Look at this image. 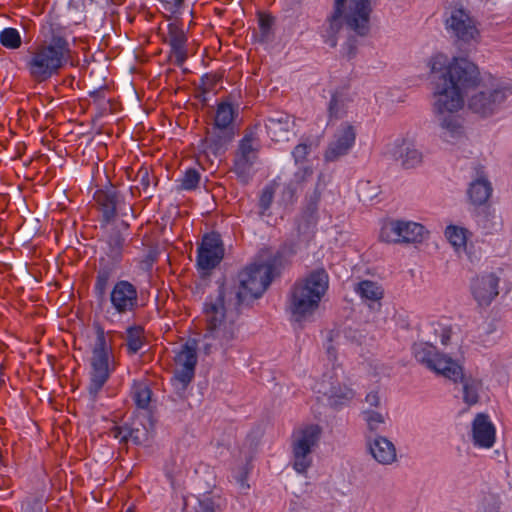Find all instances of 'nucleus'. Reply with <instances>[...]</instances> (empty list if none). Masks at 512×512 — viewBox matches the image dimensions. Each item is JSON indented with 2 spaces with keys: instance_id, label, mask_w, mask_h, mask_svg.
<instances>
[{
  "instance_id": "49530a36",
  "label": "nucleus",
  "mask_w": 512,
  "mask_h": 512,
  "mask_svg": "<svg viewBox=\"0 0 512 512\" xmlns=\"http://www.w3.org/2000/svg\"><path fill=\"white\" fill-rule=\"evenodd\" d=\"M312 169L310 167H302L294 174V182L297 184H301L305 182L308 178L312 176Z\"/></svg>"
},
{
  "instance_id": "1a4fd4ad",
  "label": "nucleus",
  "mask_w": 512,
  "mask_h": 512,
  "mask_svg": "<svg viewBox=\"0 0 512 512\" xmlns=\"http://www.w3.org/2000/svg\"><path fill=\"white\" fill-rule=\"evenodd\" d=\"M428 235L426 228L417 222L391 219L382 227L380 238L387 243H421Z\"/></svg>"
},
{
  "instance_id": "412c9836",
  "label": "nucleus",
  "mask_w": 512,
  "mask_h": 512,
  "mask_svg": "<svg viewBox=\"0 0 512 512\" xmlns=\"http://www.w3.org/2000/svg\"><path fill=\"white\" fill-rule=\"evenodd\" d=\"M472 438L475 446L491 448L495 442V427L488 415L479 413L472 422Z\"/></svg>"
},
{
  "instance_id": "4d7b16f0",
  "label": "nucleus",
  "mask_w": 512,
  "mask_h": 512,
  "mask_svg": "<svg viewBox=\"0 0 512 512\" xmlns=\"http://www.w3.org/2000/svg\"><path fill=\"white\" fill-rule=\"evenodd\" d=\"M451 333H452L451 328H449V327L442 328L440 337H441V343L443 345H447L449 343L450 338H451Z\"/></svg>"
},
{
  "instance_id": "69168bd1",
  "label": "nucleus",
  "mask_w": 512,
  "mask_h": 512,
  "mask_svg": "<svg viewBox=\"0 0 512 512\" xmlns=\"http://www.w3.org/2000/svg\"><path fill=\"white\" fill-rule=\"evenodd\" d=\"M61 205H63V202H62V201H61V202H58L56 206H57V207H60Z\"/></svg>"
},
{
  "instance_id": "8fccbe9b",
  "label": "nucleus",
  "mask_w": 512,
  "mask_h": 512,
  "mask_svg": "<svg viewBox=\"0 0 512 512\" xmlns=\"http://www.w3.org/2000/svg\"><path fill=\"white\" fill-rule=\"evenodd\" d=\"M491 194H469V201L475 207L487 204Z\"/></svg>"
},
{
  "instance_id": "680f3d73",
  "label": "nucleus",
  "mask_w": 512,
  "mask_h": 512,
  "mask_svg": "<svg viewBox=\"0 0 512 512\" xmlns=\"http://www.w3.org/2000/svg\"><path fill=\"white\" fill-rule=\"evenodd\" d=\"M327 353H328L329 357L334 356V348H333V347H331V346H329V347L327 348Z\"/></svg>"
},
{
  "instance_id": "f03ea898",
  "label": "nucleus",
  "mask_w": 512,
  "mask_h": 512,
  "mask_svg": "<svg viewBox=\"0 0 512 512\" xmlns=\"http://www.w3.org/2000/svg\"><path fill=\"white\" fill-rule=\"evenodd\" d=\"M217 283L216 295L208 298L204 308L207 317V332L204 334L206 342L203 345L205 355H210L218 347L226 349L236 336L235 316L225 307L227 289L223 281Z\"/></svg>"
},
{
  "instance_id": "4be33fe9",
  "label": "nucleus",
  "mask_w": 512,
  "mask_h": 512,
  "mask_svg": "<svg viewBox=\"0 0 512 512\" xmlns=\"http://www.w3.org/2000/svg\"><path fill=\"white\" fill-rule=\"evenodd\" d=\"M367 447L372 457L380 464L390 465L397 459L395 445L384 436H368Z\"/></svg>"
},
{
  "instance_id": "864d4df0",
  "label": "nucleus",
  "mask_w": 512,
  "mask_h": 512,
  "mask_svg": "<svg viewBox=\"0 0 512 512\" xmlns=\"http://www.w3.org/2000/svg\"><path fill=\"white\" fill-rule=\"evenodd\" d=\"M365 402L370 407H378L380 405V397L377 391L369 392L365 397Z\"/></svg>"
},
{
  "instance_id": "052dcab7",
  "label": "nucleus",
  "mask_w": 512,
  "mask_h": 512,
  "mask_svg": "<svg viewBox=\"0 0 512 512\" xmlns=\"http://www.w3.org/2000/svg\"><path fill=\"white\" fill-rule=\"evenodd\" d=\"M203 512H214L212 504L210 502H200Z\"/></svg>"
},
{
  "instance_id": "dca6fc26",
  "label": "nucleus",
  "mask_w": 512,
  "mask_h": 512,
  "mask_svg": "<svg viewBox=\"0 0 512 512\" xmlns=\"http://www.w3.org/2000/svg\"><path fill=\"white\" fill-rule=\"evenodd\" d=\"M446 25L459 42L469 44L479 37L474 19L462 8L452 10Z\"/></svg>"
},
{
  "instance_id": "72a5a7b5",
  "label": "nucleus",
  "mask_w": 512,
  "mask_h": 512,
  "mask_svg": "<svg viewBox=\"0 0 512 512\" xmlns=\"http://www.w3.org/2000/svg\"><path fill=\"white\" fill-rule=\"evenodd\" d=\"M286 264V259L283 251H277L275 255H273L266 263H261L262 267L269 270L267 274L271 277L273 281L274 278L278 277L281 274L283 267Z\"/></svg>"
},
{
  "instance_id": "c03bdc74",
  "label": "nucleus",
  "mask_w": 512,
  "mask_h": 512,
  "mask_svg": "<svg viewBox=\"0 0 512 512\" xmlns=\"http://www.w3.org/2000/svg\"><path fill=\"white\" fill-rule=\"evenodd\" d=\"M137 178L140 181V185L136 186V189L138 190V192H141V190H143V191L148 190L150 187V181L155 179L153 176L150 177V175L146 169L140 170L137 174Z\"/></svg>"
},
{
  "instance_id": "09e8293b",
  "label": "nucleus",
  "mask_w": 512,
  "mask_h": 512,
  "mask_svg": "<svg viewBox=\"0 0 512 512\" xmlns=\"http://www.w3.org/2000/svg\"><path fill=\"white\" fill-rule=\"evenodd\" d=\"M273 202V194H261L259 199L260 215H264Z\"/></svg>"
},
{
  "instance_id": "0eeeda50",
  "label": "nucleus",
  "mask_w": 512,
  "mask_h": 512,
  "mask_svg": "<svg viewBox=\"0 0 512 512\" xmlns=\"http://www.w3.org/2000/svg\"><path fill=\"white\" fill-rule=\"evenodd\" d=\"M96 340L92 350L89 395L95 400L98 392L109 379V352L111 344L107 342L104 329L95 325Z\"/></svg>"
},
{
  "instance_id": "37998d69",
  "label": "nucleus",
  "mask_w": 512,
  "mask_h": 512,
  "mask_svg": "<svg viewBox=\"0 0 512 512\" xmlns=\"http://www.w3.org/2000/svg\"><path fill=\"white\" fill-rule=\"evenodd\" d=\"M150 399L151 391L147 387L141 388L135 393L136 405L141 409H145L148 407Z\"/></svg>"
},
{
  "instance_id": "603ef678",
  "label": "nucleus",
  "mask_w": 512,
  "mask_h": 512,
  "mask_svg": "<svg viewBox=\"0 0 512 512\" xmlns=\"http://www.w3.org/2000/svg\"><path fill=\"white\" fill-rule=\"evenodd\" d=\"M42 502L37 499L28 500L25 502V512H42Z\"/></svg>"
},
{
  "instance_id": "cd10ccee",
  "label": "nucleus",
  "mask_w": 512,
  "mask_h": 512,
  "mask_svg": "<svg viewBox=\"0 0 512 512\" xmlns=\"http://www.w3.org/2000/svg\"><path fill=\"white\" fill-rule=\"evenodd\" d=\"M463 385V401L472 406L479 401V391L482 388V381L472 377H466L461 369V375L458 377Z\"/></svg>"
},
{
  "instance_id": "f8f14e48",
  "label": "nucleus",
  "mask_w": 512,
  "mask_h": 512,
  "mask_svg": "<svg viewBox=\"0 0 512 512\" xmlns=\"http://www.w3.org/2000/svg\"><path fill=\"white\" fill-rule=\"evenodd\" d=\"M259 148L260 141L256 134L252 130L246 131L236 152L233 167L242 183L248 182L252 166L258 158Z\"/></svg>"
},
{
  "instance_id": "58836bf2",
  "label": "nucleus",
  "mask_w": 512,
  "mask_h": 512,
  "mask_svg": "<svg viewBox=\"0 0 512 512\" xmlns=\"http://www.w3.org/2000/svg\"><path fill=\"white\" fill-rule=\"evenodd\" d=\"M147 439V429L140 430L137 427H129L127 426V433H125L121 437L122 443H127L129 440H132L135 444L139 445L143 443Z\"/></svg>"
},
{
  "instance_id": "20e7f679",
  "label": "nucleus",
  "mask_w": 512,
  "mask_h": 512,
  "mask_svg": "<svg viewBox=\"0 0 512 512\" xmlns=\"http://www.w3.org/2000/svg\"><path fill=\"white\" fill-rule=\"evenodd\" d=\"M328 288V275L324 269L311 272L305 279L297 281L290 292L289 311L295 322L307 321L316 309Z\"/></svg>"
},
{
  "instance_id": "79ce46f5",
  "label": "nucleus",
  "mask_w": 512,
  "mask_h": 512,
  "mask_svg": "<svg viewBox=\"0 0 512 512\" xmlns=\"http://www.w3.org/2000/svg\"><path fill=\"white\" fill-rule=\"evenodd\" d=\"M311 145L307 143L298 144L294 150L292 151V156L295 160V163H303L306 161L307 156L310 154Z\"/></svg>"
},
{
  "instance_id": "b1692460",
  "label": "nucleus",
  "mask_w": 512,
  "mask_h": 512,
  "mask_svg": "<svg viewBox=\"0 0 512 512\" xmlns=\"http://www.w3.org/2000/svg\"><path fill=\"white\" fill-rule=\"evenodd\" d=\"M294 120L286 113H278L268 118L266 129L272 140L280 141L294 127Z\"/></svg>"
},
{
  "instance_id": "f704fd0d",
  "label": "nucleus",
  "mask_w": 512,
  "mask_h": 512,
  "mask_svg": "<svg viewBox=\"0 0 512 512\" xmlns=\"http://www.w3.org/2000/svg\"><path fill=\"white\" fill-rule=\"evenodd\" d=\"M400 160L404 168H414L422 162V154L417 149L406 146L401 151Z\"/></svg>"
},
{
  "instance_id": "c85d7f7f",
  "label": "nucleus",
  "mask_w": 512,
  "mask_h": 512,
  "mask_svg": "<svg viewBox=\"0 0 512 512\" xmlns=\"http://www.w3.org/2000/svg\"><path fill=\"white\" fill-rule=\"evenodd\" d=\"M236 110L229 102H221L217 106L216 115L214 119L215 128L227 132L231 126Z\"/></svg>"
},
{
  "instance_id": "13d9d810",
  "label": "nucleus",
  "mask_w": 512,
  "mask_h": 512,
  "mask_svg": "<svg viewBox=\"0 0 512 512\" xmlns=\"http://www.w3.org/2000/svg\"><path fill=\"white\" fill-rule=\"evenodd\" d=\"M355 42L356 41L354 39H349V41L347 42V57L348 58H352L355 55V50H356Z\"/></svg>"
},
{
  "instance_id": "ea45409f",
  "label": "nucleus",
  "mask_w": 512,
  "mask_h": 512,
  "mask_svg": "<svg viewBox=\"0 0 512 512\" xmlns=\"http://www.w3.org/2000/svg\"><path fill=\"white\" fill-rule=\"evenodd\" d=\"M199 181V172L195 169H188L181 180V188L185 190L196 189Z\"/></svg>"
},
{
  "instance_id": "f257e3e1",
  "label": "nucleus",
  "mask_w": 512,
  "mask_h": 512,
  "mask_svg": "<svg viewBox=\"0 0 512 512\" xmlns=\"http://www.w3.org/2000/svg\"><path fill=\"white\" fill-rule=\"evenodd\" d=\"M429 66L432 73L445 70L436 82V110L440 114L457 112L463 107L465 89L478 81L477 66L465 58H454L448 64V58L443 54L433 56Z\"/></svg>"
},
{
  "instance_id": "de8ad7c7",
  "label": "nucleus",
  "mask_w": 512,
  "mask_h": 512,
  "mask_svg": "<svg viewBox=\"0 0 512 512\" xmlns=\"http://www.w3.org/2000/svg\"><path fill=\"white\" fill-rule=\"evenodd\" d=\"M341 108V104L339 103L337 97L333 95L328 107L330 118H339Z\"/></svg>"
},
{
  "instance_id": "7c9ffc66",
  "label": "nucleus",
  "mask_w": 512,
  "mask_h": 512,
  "mask_svg": "<svg viewBox=\"0 0 512 512\" xmlns=\"http://www.w3.org/2000/svg\"><path fill=\"white\" fill-rule=\"evenodd\" d=\"M440 126L442 128L441 136L445 141L449 142L463 134V127L455 115L443 116L440 119Z\"/></svg>"
},
{
  "instance_id": "393cba45",
  "label": "nucleus",
  "mask_w": 512,
  "mask_h": 512,
  "mask_svg": "<svg viewBox=\"0 0 512 512\" xmlns=\"http://www.w3.org/2000/svg\"><path fill=\"white\" fill-rule=\"evenodd\" d=\"M354 290L363 300L372 302V305L369 304L371 308H374L375 305L381 306L379 301L383 298L384 290L377 282L360 281L355 285Z\"/></svg>"
},
{
  "instance_id": "bf43d9fd",
  "label": "nucleus",
  "mask_w": 512,
  "mask_h": 512,
  "mask_svg": "<svg viewBox=\"0 0 512 512\" xmlns=\"http://www.w3.org/2000/svg\"><path fill=\"white\" fill-rule=\"evenodd\" d=\"M238 482L241 486L242 489H248L249 488V485L247 484V473L246 472H242L241 475L238 477Z\"/></svg>"
},
{
  "instance_id": "9d476101",
  "label": "nucleus",
  "mask_w": 512,
  "mask_h": 512,
  "mask_svg": "<svg viewBox=\"0 0 512 512\" xmlns=\"http://www.w3.org/2000/svg\"><path fill=\"white\" fill-rule=\"evenodd\" d=\"M197 341H187L181 346V350L175 356L177 370L172 378V383L179 394L184 393L195 375L197 364Z\"/></svg>"
},
{
  "instance_id": "39448f33",
  "label": "nucleus",
  "mask_w": 512,
  "mask_h": 512,
  "mask_svg": "<svg viewBox=\"0 0 512 512\" xmlns=\"http://www.w3.org/2000/svg\"><path fill=\"white\" fill-rule=\"evenodd\" d=\"M370 0H334L333 13L328 18L329 32L334 35L344 22L359 36H366L370 30Z\"/></svg>"
},
{
  "instance_id": "f3484780",
  "label": "nucleus",
  "mask_w": 512,
  "mask_h": 512,
  "mask_svg": "<svg viewBox=\"0 0 512 512\" xmlns=\"http://www.w3.org/2000/svg\"><path fill=\"white\" fill-rule=\"evenodd\" d=\"M499 278L493 274H485L472 279L470 289L474 299L481 307L489 306L498 296Z\"/></svg>"
},
{
  "instance_id": "e433bc0d",
  "label": "nucleus",
  "mask_w": 512,
  "mask_h": 512,
  "mask_svg": "<svg viewBox=\"0 0 512 512\" xmlns=\"http://www.w3.org/2000/svg\"><path fill=\"white\" fill-rule=\"evenodd\" d=\"M0 43L8 49H18L22 40L19 32L15 28H5L0 33Z\"/></svg>"
},
{
  "instance_id": "e2e57ef3",
  "label": "nucleus",
  "mask_w": 512,
  "mask_h": 512,
  "mask_svg": "<svg viewBox=\"0 0 512 512\" xmlns=\"http://www.w3.org/2000/svg\"><path fill=\"white\" fill-rule=\"evenodd\" d=\"M331 46L332 47L336 46V40L334 38L331 39Z\"/></svg>"
},
{
  "instance_id": "3c124183",
  "label": "nucleus",
  "mask_w": 512,
  "mask_h": 512,
  "mask_svg": "<svg viewBox=\"0 0 512 512\" xmlns=\"http://www.w3.org/2000/svg\"><path fill=\"white\" fill-rule=\"evenodd\" d=\"M165 3L168 7L166 8L172 14L180 13V9L184 4V0H160Z\"/></svg>"
},
{
  "instance_id": "a878e982",
  "label": "nucleus",
  "mask_w": 512,
  "mask_h": 512,
  "mask_svg": "<svg viewBox=\"0 0 512 512\" xmlns=\"http://www.w3.org/2000/svg\"><path fill=\"white\" fill-rule=\"evenodd\" d=\"M119 194H94L93 199L99 205L102 212L103 222L105 224L111 222L117 214V210L121 209Z\"/></svg>"
},
{
  "instance_id": "a19ab883",
  "label": "nucleus",
  "mask_w": 512,
  "mask_h": 512,
  "mask_svg": "<svg viewBox=\"0 0 512 512\" xmlns=\"http://www.w3.org/2000/svg\"><path fill=\"white\" fill-rule=\"evenodd\" d=\"M493 188L490 181L484 175H479L470 183L468 192H492Z\"/></svg>"
},
{
  "instance_id": "6ab92c4d",
  "label": "nucleus",
  "mask_w": 512,
  "mask_h": 512,
  "mask_svg": "<svg viewBox=\"0 0 512 512\" xmlns=\"http://www.w3.org/2000/svg\"><path fill=\"white\" fill-rule=\"evenodd\" d=\"M320 197L319 194L310 195L306 208L300 218L296 220L298 237L303 241H309L314 233L317 224V209Z\"/></svg>"
},
{
  "instance_id": "774afa93",
  "label": "nucleus",
  "mask_w": 512,
  "mask_h": 512,
  "mask_svg": "<svg viewBox=\"0 0 512 512\" xmlns=\"http://www.w3.org/2000/svg\"><path fill=\"white\" fill-rule=\"evenodd\" d=\"M64 197H65L68 201H70V200L67 198V193H64Z\"/></svg>"
},
{
  "instance_id": "aec40b11",
  "label": "nucleus",
  "mask_w": 512,
  "mask_h": 512,
  "mask_svg": "<svg viewBox=\"0 0 512 512\" xmlns=\"http://www.w3.org/2000/svg\"><path fill=\"white\" fill-rule=\"evenodd\" d=\"M165 41L171 47V58L177 66H182L187 60L188 53L186 49L187 36L182 28L181 23L177 20L168 24L167 35Z\"/></svg>"
},
{
  "instance_id": "c9c22d12",
  "label": "nucleus",
  "mask_w": 512,
  "mask_h": 512,
  "mask_svg": "<svg viewBox=\"0 0 512 512\" xmlns=\"http://www.w3.org/2000/svg\"><path fill=\"white\" fill-rule=\"evenodd\" d=\"M467 230L458 226L450 225L445 230V236L456 248L465 247Z\"/></svg>"
},
{
  "instance_id": "4c0bfd02",
  "label": "nucleus",
  "mask_w": 512,
  "mask_h": 512,
  "mask_svg": "<svg viewBox=\"0 0 512 512\" xmlns=\"http://www.w3.org/2000/svg\"><path fill=\"white\" fill-rule=\"evenodd\" d=\"M363 415L371 433L377 432L380 425L385 422L384 416L377 411L367 410L363 412Z\"/></svg>"
},
{
  "instance_id": "4468645a",
  "label": "nucleus",
  "mask_w": 512,
  "mask_h": 512,
  "mask_svg": "<svg viewBox=\"0 0 512 512\" xmlns=\"http://www.w3.org/2000/svg\"><path fill=\"white\" fill-rule=\"evenodd\" d=\"M197 252V266L200 270L209 271L215 268L224 256L220 234L211 232L204 235Z\"/></svg>"
},
{
  "instance_id": "2f4dec72",
  "label": "nucleus",
  "mask_w": 512,
  "mask_h": 512,
  "mask_svg": "<svg viewBox=\"0 0 512 512\" xmlns=\"http://www.w3.org/2000/svg\"><path fill=\"white\" fill-rule=\"evenodd\" d=\"M124 242L125 238L120 231L113 229L108 236L106 251L107 256L111 259L110 263L116 264L120 261Z\"/></svg>"
},
{
  "instance_id": "5fc2aeb1",
  "label": "nucleus",
  "mask_w": 512,
  "mask_h": 512,
  "mask_svg": "<svg viewBox=\"0 0 512 512\" xmlns=\"http://www.w3.org/2000/svg\"><path fill=\"white\" fill-rule=\"evenodd\" d=\"M259 25L263 32H266L272 25V18L269 16H261L259 19Z\"/></svg>"
},
{
  "instance_id": "338daca9",
  "label": "nucleus",
  "mask_w": 512,
  "mask_h": 512,
  "mask_svg": "<svg viewBox=\"0 0 512 512\" xmlns=\"http://www.w3.org/2000/svg\"><path fill=\"white\" fill-rule=\"evenodd\" d=\"M96 192L102 193V192H105V191L102 190V189H98Z\"/></svg>"
},
{
  "instance_id": "bb28decb",
  "label": "nucleus",
  "mask_w": 512,
  "mask_h": 512,
  "mask_svg": "<svg viewBox=\"0 0 512 512\" xmlns=\"http://www.w3.org/2000/svg\"><path fill=\"white\" fill-rule=\"evenodd\" d=\"M324 394L328 396L329 404L332 407L339 408L354 398V391L346 385L340 383H331L328 390L324 391Z\"/></svg>"
},
{
  "instance_id": "2eb2a0df",
  "label": "nucleus",
  "mask_w": 512,
  "mask_h": 512,
  "mask_svg": "<svg viewBox=\"0 0 512 512\" xmlns=\"http://www.w3.org/2000/svg\"><path fill=\"white\" fill-rule=\"evenodd\" d=\"M109 300L118 314L134 313L139 307L137 288L126 280L118 281L112 288Z\"/></svg>"
},
{
  "instance_id": "0e129e2a",
  "label": "nucleus",
  "mask_w": 512,
  "mask_h": 512,
  "mask_svg": "<svg viewBox=\"0 0 512 512\" xmlns=\"http://www.w3.org/2000/svg\"><path fill=\"white\" fill-rule=\"evenodd\" d=\"M126 512H134L133 508L132 507H129Z\"/></svg>"
},
{
  "instance_id": "9b49d317",
  "label": "nucleus",
  "mask_w": 512,
  "mask_h": 512,
  "mask_svg": "<svg viewBox=\"0 0 512 512\" xmlns=\"http://www.w3.org/2000/svg\"><path fill=\"white\" fill-rule=\"evenodd\" d=\"M512 94L509 87L480 88L471 95L468 107L480 116L487 117L495 113Z\"/></svg>"
},
{
  "instance_id": "a211bd4d",
  "label": "nucleus",
  "mask_w": 512,
  "mask_h": 512,
  "mask_svg": "<svg viewBox=\"0 0 512 512\" xmlns=\"http://www.w3.org/2000/svg\"><path fill=\"white\" fill-rule=\"evenodd\" d=\"M356 133L352 125L345 123L335 135V140L332 141L324 154V159L327 162L338 160L341 156L348 153L355 142Z\"/></svg>"
},
{
  "instance_id": "a18cd8bd",
  "label": "nucleus",
  "mask_w": 512,
  "mask_h": 512,
  "mask_svg": "<svg viewBox=\"0 0 512 512\" xmlns=\"http://www.w3.org/2000/svg\"><path fill=\"white\" fill-rule=\"evenodd\" d=\"M219 80L220 77L217 74H205L201 78V83L203 85L204 92L211 91Z\"/></svg>"
},
{
  "instance_id": "6e6552de",
  "label": "nucleus",
  "mask_w": 512,
  "mask_h": 512,
  "mask_svg": "<svg viewBox=\"0 0 512 512\" xmlns=\"http://www.w3.org/2000/svg\"><path fill=\"white\" fill-rule=\"evenodd\" d=\"M416 360L428 369L457 382L461 375V366L452 358L438 353L435 346L429 343H416L413 345Z\"/></svg>"
},
{
  "instance_id": "473e14b6",
  "label": "nucleus",
  "mask_w": 512,
  "mask_h": 512,
  "mask_svg": "<svg viewBox=\"0 0 512 512\" xmlns=\"http://www.w3.org/2000/svg\"><path fill=\"white\" fill-rule=\"evenodd\" d=\"M143 328L141 326H130L126 331V345L129 354L138 353L144 342H143Z\"/></svg>"
},
{
  "instance_id": "ddd939ff",
  "label": "nucleus",
  "mask_w": 512,
  "mask_h": 512,
  "mask_svg": "<svg viewBox=\"0 0 512 512\" xmlns=\"http://www.w3.org/2000/svg\"><path fill=\"white\" fill-rule=\"evenodd\" d=\"M322 433L317 424L308 425L300 431L299 437L293 444L294 468L297 472H305L312 463L311 452L315 447Z\"/></svg>"
},
{
  "instance_id": "5701e85b",
  "label": "nucleus",
  "mask_w": 512,
  "mask_h": 512,
  "mask_svg": "<svg viewBox=\"0 0 512 512\" xmlns=\"http://www.w3.org/2000/svg\"><path fill=\"white\" fill-rule=\"evenodd\" d=\"M115 267L116 264L110 263V261H107L104 258L100 259L94 287V292L97 299V309L100 311L104 310V307L107 303V288L109 285V280L114 273Z\"/></svg>"
},
{
  "instance_id": "7ed1b4c3",
  "label": "nucleus",
  "mask_w": 512,
  "mask_h": 512,
  "mask_svg": "<svg viewBox=\"0 0 512 512\" xmlns=\"http://www.w3.org/2000/svg\"><path fill=\"white\" fill-rule=\"evenodd\" d=\"M69 58L68 41L61 36H53L50 41H44L29 51L26 69L34 82L42 83L57 75Z\"/></svg>"
},
{
  "instance_id": "c756f323",
  "label": "nucleus",
  "mask_w": 512,
  "mask_h": 512,
  "mask_svg": "<svg viewBox=\"0 0 512 512\" xmlns=\"http://www.w3.org/2000/svg\"><path fill=\"white\" fill-rule=\"evenodd\" d=\"M231 140V135L227 136H218V140H207L205 149L203 153L198 156V162L200 165H203L204 161H210L211 165L213 164V160L210 159V155H213L217 158L224 152V145Z\"/></svg>"
},
{
  "instance_id": "6e6d98bb",
  "label": "nucleus",
  "mask_w": 512,
  "mask_h": 512,
  "mask_svg": "<svg viewBox=\"0 0 512 512\" xmlns=\"http://www.w3.org/2000/svg\"><path fill=\"white\" fill-rule=\"evenodd\" d=\"M111 433L113 434L114 438L120 439L121 437L127 433V425L124 426H114L111 429Z\"/></svg>"
},
{
  "instance_id": "423d86ee",
  "label": "nucleus",
  "mask_w": 512,
  "mask_h": 512,
  "mask_svg": "<svg viewBox=\"0 0 512 512\" xmlns=\"http://www.w3.org/2000/svg\"><path fill=\"white\" fill-rule=\"evenodd\" d=\"M267 271L260 264H252L239 273V288L235 292H229L234 294L233 299L225 301V307L229 308L228 312L233 315L234 310V316L237 317L240 307L249 305L251 301L262 296L272 282Z\"/></svg>"
}]
</instances>
